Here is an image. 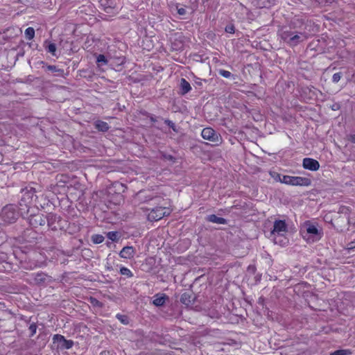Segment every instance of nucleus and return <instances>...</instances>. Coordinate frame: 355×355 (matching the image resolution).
I'll use <instances>...</instances> for the list:
<instances>
[{
	"label": "nucleus",
	"instance_id": "39448f33",
	"mask_svg": "<svg viewBox=\"0 0 355 355\" xmlns=\"http://www.w3.org/2000/svg\"><path fill=\"white\" fill-rule=\"evenodd\" d=\"M18 217V213L11 207H5L1 213V218L6 223H13Z\"/></svg>",
	"mask_w": 355,
	"mask_h": 355
},
{
	"label": "nucleus",
	"instance_id": "412c9836",
	"mask_svg": "<svg viewBox=\"0 0 355 355\" xmlns=\"http://www.w3.org/2000/svg\"><path fill=\"white\" fill-rule=\"evenodd\" d=\"M166 298V297L165 295H157L155 296V299L153 300V303L156 306H162L165 303Z\"/></svg>",
	"mask_w": 355,
	"mask_h": 355
},
{
	"label": "nucleus",
	"instance_id": "9d476101",
	"mask_svg": "<svg viewBox=\"0 0 355 355\" xmlns=\"http://www.w3.org/2000/svg\"><path fill=\"white\" fill-rule=\"evenodd\" d=\"M311 184V179L304 177L293 176L291 185L308 187Z\"/></svg>",
	"mask_w": 355,
	"mask_h": 355
},
{
	"label": "nucleus",
	"instance_id": "72a5a7b5",
	"mask_svg": "<svg viewBox=\"0 0 355 355\" xmlns=\"http://www.w3.org/2000/svg\"><path fill=\"white\" fill-rule=\"evenodd\" d=\"M218 73L220 76H222L224 78H229L232 76L231 72L224 70V69H220L218 71Z\"/></svg>",
	"mask_w": 355,
	"mask_h": 355
},
{
	"label": "nucleus",
	"instance_id": "dca6fc26",
	"mask_svg": "<svg viewBox=\"0 0 355 355\" xmlns=\"http://www.w3.org/2000/svg\"><path fill=\"white\" fill-rule=\"evenodd\" d=\"M191 89V87L188 81L184 78H182L180 80V90L182 94L188 93Z\"/></svg>",
	"mask_w": 355,
	"mask_h": 355
},
{
	"label": "nucleus",
	"instance_id": "f8f14e48",
	"mask_svg": "<svg viewBox=\"0 0 355 355\" xmlns=\"http://www.w3.org/2000/svg\"><path fill=\"white\" fill-rule=\"evenodd\" d=\"M136 251L132 246H125L123 248L119 253V256L123 259L133 258Z\"/></svg>",
	"mask_w": 355,
	"mask_h": 355
},
{
	"label": "nucleus",
	"instance_id": "2f4dec72",
	"mask_svg": "<svg viewBox=\"0 0 355 355\" xmlns=\"http://www.w3.org/2000/svg\"><path fill=\"white\" fill-rule=\"evenodd\" d=\"M46 70L50 71L51 72H60L61 73H64L63 69H58L54 65H46Z\"/></svg>",
	"mask_w": 355,
	"mask_h": 355
},
{
	"label": "nucleus",
	"instance_id": "7c9ffc66",
	"mask_svg": "<svg viewBox=\"0 0 355 355\" xmlns=\"http://www.w3.org/2000/svg\"><path fill=\"white\" fill-rule=\"evenodd\" d=\"M105 197V193L102 191L93 193L92 198L97 200L98 198L101 201Z\"/></svg>",
	"mask_w": 355,
	"mask_h": 355
},
{
	"label": "nucleus",
	"instance_id": "79ce46f5",
	"mask_svg": "<svg viewBox=\"0 0 355 355\" xmlns=\"http://www.w3.org/2000/svg\"><path fill=\"white\" fill-rule=\"evenodd\" d=\"M100 40H95L94 38L92 39V42H99Z\"/></svg>",
	"mask_w": 355,
	"mask_h": 355
},
{
	"label": "nucleus",
	"instance_id": "4c0bfd02",
	"mask_svg": "<svg viewBox=\"0 0 355 355\" xmlns=\"http://www.w3.org/2000/svg\"><path fill=\"white\" fill-rule=\"evenodd\" d=\"M30 330L32 332V335L35 334L37 329V326L35 324H31L29 327Z\"/></svg>",
	"mask_w": 355,
	"mask_h": 355
},
{
	"label": "nucleus",
	"instance_id": "7ed1b4c3",
	"mask_svg": "<svg viewBox=\"0 0 355 355\" xmlns=\"http://www.w3.org/2000/svg\"><path fill=\"white\" fill-rule=\"evenodd\" d=\"M136 198L140 201L141 205L149 204L150 206H154L159 205L161 202L159 196L146 191H139Z\"/></svg>",
	"mask_w": 355,
	"mask_h": 355
},
{
	"label": "nucleus",
	"instance_id": "f257e3e1",
	"mask_svg": "<svg viewBox=\"0 0 355 355\" xmlns=\"http://www.w3.org/2000/svg\"><path fill=\"white\" fill-rule=\"evenodd\" d=\"M279 36L281 37L280 42L284 43H301L304 42L306 38L304 33H297L284 30H282L279 32Z\"/></svg>",
	"mask_w": 355,
	"mask_h": 355
},
{
	"label": "nucleus",
	"instance_id": "f03ea898",
	"mask_svg": "<svg viewBox=\"0 0 355 355\" xmlns=\"http://www.w3.org/2000/svg\"><path fill=\"white\" fill-rule=\"evenodd\" d=\"M141 209L144 211H149L150 213L148 214V220L150 221H157L162 219L164 216L170 214V211L166 207L159 206L155 208L147 207L141 206Z\"/></svg>",
	"mask_w": 355,
	"mask_h": 355
},
{
	"label": "nucleus",
	"instance_id": "4468645a",
	"mask_svg": "<svg viewBox=\"0 0 355 355\" xmlns=\"http://www.w3.org/2000/svg\"><path fill=\"white\" fill-rule=\"evenodd\" d=\"M96 58V63L98 67L102 68L103 70H104L103 67L107 66L108 63L107 59L105 58L104 55L99 54V55H94Z\"/></svg>",
	"mask_w": 355,
	"mask_h": 355
},
{
	"label": "nucleus",
	"instance_id": "9b49d317",
	"mask_svg": "<svg viewBox=\"0 0 355 355\" xmlns=\"http://www.w3.org/2000/svg\"><path fill=\"white\" fill-rule=\"evenodd\" d=\"M201 135L203 139L211 141H217L218 135L216 132L211 128H205L202 130Z\"/></svg>",
	"mask_w": 355,
	"mask_h": 355
},
{
	"label": "nucleus",
	"instance_id": "a19ab883",
	"mask_svg": "<svg viewBox=\"0 0 355 355\" xmlns=\"http://www.w3.org/2000/svg\"><path fill=\"white\" fill-rule=\"evenodd\" d=\"M349 140L353 143H355V134L354 135H350L349 136Z\"/></svg>",
	"mask_w": 355,
	"mask_h": 355
},
{
	"label": "nucleus",
	"instance_id": "ea45409f",
	"mask_svg": "<svg viewBox=\"0 0 355 355\" xmlns=\"http://www.w3.org/2000/svg\"><path fill=\"white\" fill-rule=\"evenodd\" d=\"M90 303L92 304L94 306H98L100 304L98 300L92 297H90Z\"/></svg>",
	"mask_w": 355,
	"mask_h": 355
},
{
	"label": "nucleus",
	"instance_id": "6e6552de",
	"mask_svg": "<svg viewBox=\"0 0 355 355\" xmlns=\"http://www.w3.org/2000/svg\"><path fill=\"white\" fill-rule=\"evenodd\" d=\"M308 21L306 19L305 17L303 16H295V17L292 19L291 24L295 28H300L302 31H305L307 28Z\"/></svg>",
	"mask_w": 355,
	"mask_h": 355
},
{
	"label": "nucleus",
	"instance_id": "37998d69",
	"mask_svg": "<svg viewBox=\"0 0 355 355\" xmlns=\"http://www.w3.org/2000/svg\"><path fill=\"white\" fill-rule=\"evenodd\" d=\"M354 243V242H352V243L350 244V248H354V245H353Z\"/></svg>",
	"mask_w": 355,
	"mask_h": 355
},
{
	"label": "nucleus",
	"instance_id": "1a4fd4ad",
	"mask_svg": "<svg viewBox=\"0 0 355 355\" xmlns=\"http://www.w3.org/2000/svg\"><path fill=\"white\" fill-rule=\"evenodd\" d=\"M302 166L305 169L312 171H318L320 168L319 162L316 159L309 157L303 159Z\"/></svg>",
	"mask_w": 355,
	"mask_h": 355
},
{
	"label": "nucleus",
	"instance_id": "a878e982",
	"mask_svg": "<svg viewBox=\"0 0 355 355\" xmlns=\"http://www.w3.org/2000/svg\"><path fill=\"white\" fill-rule=\"evenodd\" d=\"M28 198H33V197H35L37 198L36 196V189L35 188L31 187L29 190H27V191L24 194Z\"/></svg>",
	"mask_w": 355,
	"mask_h": 355
},
{
	"label": "nucleus",
	"instance_id": "393cba45",
	"mask_svg": "<svg viewBox=\"0 0 355 355\" xmlns=\"http://www.w3.org/2000/svg\"><path fill=\"white\" fill-rule=\"evenodd\" d=\"M107 238L112 241H116L119 238L117 232H110L107 233Z\"/></svg>",
	"mask_w": 355,
	"mask_h": 355
},
{
	"label": "nucleus",
	"instance_id": "473e14b6",
	"mask_svg": "<svg viewBox=\"0 0 355 355\" xmlns=\"http://www.w3.org/2000/svg\"><path fill=\"white\" fill-rule=\"evenodd\" d=\"M225 31L227 33H234L235 31V27L233 24L230 23L225 26Z\"/></svg>",
	"mask_w": 355,
	"mask_h": 355
},
{
	"label": "nucleus",
	"instance_id": "e433bc0d",
	"mask_svg": "<svg viewBox=\"0 0 355 355\" xmlns=\"http://www.w3.org/2000/svg\"><path fill=\"white\" fill-rule=\"evenodd\" d=\"M176 9H177V12H178V15H180L181 16H184L187 13L186 9L184 8H182V7L179 8L178 6H177Z\"/></svg>",
	"mask_w": 355,
	"mask_h": 355
},
{
	"label": "nucleus",
	"instance_id": "4be33fe9",
	"mask_svg": "<svg viewBox=\"0 0 355 355\" xmlns=\"http://www.w3.org/2000/svg\"><path fill=\"white\" fill-rule=\"evenodd\" d=\"M349 209L348 207H340L338 214L344 215L343 218L347 223H349Z\"/></svg>",
	"mask_w": 355,
	"mask_h": 355
},
{
	"label": "nucleus",
	"instance_id": "0eeeda50",
	"mask_svg": "<svg viewBox=\"0 0 355 355\" xmlns=\"http://www.w3.org/2000/svg\"><path fill=\"white\" fill-rule=\"evenodd\" d=\"M53 340L54 343L58 344V348L61 349H69L73 345L72 340L65 339L64 336L60 334H55Z\"/></svg>",
	"mask_w": 355,
	"mask_h": 355
},
{
	"label": "nucleus",
	"instance_id": "cd10ccee",
	"mask_svg": "<svg viewBox=\"0 0 355 355\" xmlns=\"http://www.w3.org/2000/svg\"><path fill=\"white\" fill-rule=\"evenodd\" d=\"M120 272L122 275H125L128 277H131L133 276L132 272L128 268H127L125 267L121 268Z\"/></svg>",
	"mask_w": 355,
	"mask_h": 355
},
{
	"label": "nucleus",
	"instance_id": "a211bd4d",
	"mask_svg": "<svg viewBox=\"0 0 355 355\" xmlns=\"http://www.w3.org/2000/svg\"><path fill=\"white\" fill-rule=\"evenodd\" d=\"M207 220L217 224H225L226 220L223 218L218 217L215 214H211L207 216Z\"/></svg>",
	"mask_w": 355,
	"mask_h": 355
},
{
	"label": "nucleus",
	"instance_id": "2eb2a0df",
	"mask_svg": "<svg viewBox=\"0 0 355 355\" xmlns=\"http://www.w3.org/2000/svg\"><path fill=\"white\" fill-rule=\"evenodd\" d=\"M180 302L187 306L191 304L193 302L192 295L189 293H184L181 295Z\"/></svg>",
	"mask_w": 355,
	"mask_h": 355
},
{
	"label": "nucleus",
	"instance_id": "6ab92c4d",
	"mask_svg": "<svg viewBox=\"0 0 355 355\" xmlns=\"http://www.w3.org/2000/svg\"><path fill=\"white\" fill-rule=\"evenodd\" d=\"M272 177L275 178V180L278 179V180L282 183H284L286 184L291 185L293 176L283 175L282 177H281V175L277 173L276 176L272 175Z\"/></svg>",
	"mask_w": 355,
	"mask_h": 355
},
{
	"label": "nucleus",
	"instance_id": "aec40b11",
	"mask_svg": "<svg viewBox=\"0 0 355 355\" xmlns=\"http://www.w3.org/2000/svg\"><path fill=\"white\" fill-rule=\"evenodd\" d=\"M57 218V216L52 214H49L47 217L48 225L53 230H55L58 229V227L55 225H54V221H55Z\"/></svg>",
	"mask_w": 355,
	"mask_h": 355
},
{
	"label": "nucleus",
	"instance_id": "c9c22d12",
	"mask_svg": "<svg viewBox=\"0 0 355 355\" xmlns=\"http://www.w3.org/2000/svg\"><path fill=\"white\" fill-rule=\"evenodd\" d=\"M47 51L51 53L52 55L55 56L56 46H46Z\"/></svg>",
	"mask_w": 355,
	"mask_h": 355
},
{
	"label": "nucleus",
	"instance_id": "ddd939ff",
	"mask_svg": "<svg viewBox=\"0 0 355 355\" xmlns=\"http://www.w3.org/2000/svg\"><path fill=\"white\" fill-rule=\"evenodd\" d=\"M98 2L104 11L107 13H110L114 7V3L112 0H98Z\"/></svg>",
	"mask_w": 355,
	"mask_h": 355
},
{
	"label": "nucleus",
	"instance_id": "f704fd0d",
	"mask_svg": "<svg viewBox=\"0 0 355 355\" xmlns=\"http://www.w3.org/2000/svg\"><path fill=\"white\" fill-rule=\"evenodd\" d=\"M342 78V73L340 72L336 73L332 76V81L334 83H337L339 82L340 78Z\"/></svg>",
	"mask_w": 355,
	"mask_h": 355
},
{
	"label": "nucleus",
	"instance_id": "58836bf2",
	"mask_svg": "<svg viewBox=\"0 0 355 355\" xmlns=\"http://www.w3.org/2000/svg\"><path fill=\"white\" fill-rule=\"evenodd\" d=\"M165 123L169 126L171 127L174 131H175V124L171 121H169V120H166L165 121Z\"/></svg>",
	"mask_w": 355,
	"mask_h": 355
},
{
	"label": "nucleus",
	"instance_id": "c85d7f7f",
	"mask_svg": "<svg viewBox=\"0 0 355 355\" xmlns=\"http://www.w3.org/2000/svg\"><path fill=\"white\" fill-rule=\"evenodd\" d=\"M116 317L123 324H128L129 322L128 318L125 315L117 314Z\"/></svg>",
	"mask_w": 355,
	"mask_h": 355
},
{
	"label": "nucleus",
	"instance_id": "5701e85b",
	"mask_svg": "<svg viewBox=\"0 0 355 355\" xmlns=\"http://www.w3.org/2000/svg\"><path fill=\"white\" fill-rule=\"evenodd\" d=\"M24 34L26 39L31 40L34 37L35 30L32 27H28L25 30Z\"/></svg>",
	"mask_w": 355,
	"mask_h": 355
},
{
	"label": "nucleus",
	"instance_id": "f3484780",
	"mask_svg": "<svg viewBox=\"0 0 355 355\" xmlns=\"http://www.w3.org/2000/svg\"><path fill=\"white\" fill-rule=\"evenodd\" d=\"M94 124L95 128L99 131L105 132L110 128L108 124L106 122L100 120L96 121Z\"/></svg>",
	"mask_w": 355,
	"mask_h": 355
},
{
	"label": "nucleus",
	"instance_id": "bb28decb",
	"mask_svg": "<svg viewBox=\"0 0 355 355\" xmlns=\"http://www.w3.org/2000/svg\"><path fill=\"white\" fill-rule=\"evenodd\" d=\"M92 239V241L96 244L101 243L104 241V237L100 234L93 235Z\"/></svg>",
	"mask_w": 355,
	"mask_h": 355
},
{
	"label": "nucleus",
	"instance_id": "b1692460",
	"mask_svg": "<svg viewBox=\"0 0 355 355\" xmlns=\"http://www.w3.org/2000/svg\"><path fill=\"white\" fill-rule=\"evenodd\" d=\"M34 222L39 225H44L46 219L42 215H36L34 217Z\"/></svg>",
	"mask_w": 355,
	"mask_h": 355
},
{
	"label": "nucleus",
	"instance_id": "c756f323",
	"mask_svg": "<svg viewBox=\"0 0 355 355\" xmlns=\"http://www.w3.org/2000/svg\"><path fill=\"white\" fill-rule=\"evenodd\" d=\"M349 354L350 351L348 349H339L331 353L330 355H347Z\"/></svg>",
	"mask_w": 355,
	"mask_h": 355
},
{
	"label": "nucleus",
	"instance_id": "423d86ee",
	"mask_svg": "<svg viewBox=\"0 0 355 355\" xmlns=\"http://www.w3.org/2000/svg\"><path fill=\"white\" fill-rule=\"evenodd\" d=\"M306 233L304 235V239L310 242H314L320 239V235L318 228L313 224L307 223L305 225Z\"/></svg>",
	"mask_w": 355,
	"mask_h": 355
},
{
	"label": "nucleus",
	"instance_id": "20e7f679",
	"mask_svg": "<svg viewBox=\"0 0 355 355\" xmlns=\"http://www.w3.org/2000/svg\"><path fill=\"white\" fill-rule=\"evenodd\" d=\"M287 232V225L282 220H277L274 222L273 229L270 232V237H272L275 243H277L276 236H284Z\"/></svg>",
	"mask_w": 355,
	"mask_h": 355
}]
</instances>
